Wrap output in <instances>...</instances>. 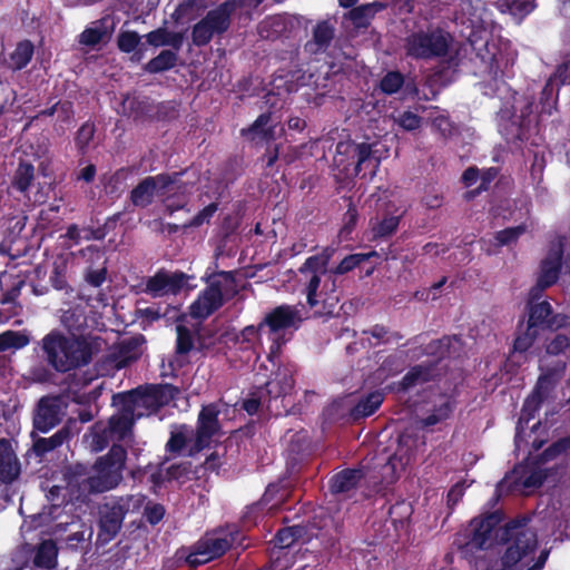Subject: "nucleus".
<instances>
[{"label": "nucleus", "instance_id": "obj_34", "mask_svg": "<svg viewBox=\"0 0 570 570\" xmlns=\"http://www.w3.org/2000/svg\"><path fill=\"white\" fill-rule=\"evenodd\" d=\"M335 249L333 247H325L321 253L309 256L305 259V262L299 267L301 275L307 274H320L325 275L327 272L328 263L334 254Z\"/></svg>", "mask_w": 570, "mask_h": 570}, {"label": "nucleus", "instance_id": "obj_44", "mask_svg": "<svg viewBox=\"0 0 570 570\" xmlns=\"http://www.w3.org/2000/svg\"><path fill=\"white\" fill-rule=\"evenodd\" d=\"M96 132V126L92 121L83 122L77 130L75 136V145L78 153L85 156L89 150V145L92 141Z\"/></svg>", "mask_w": 570, "mask_h": 570}, {"label": "nucleus", "instance_id": "obj_37", "mask_svg": "<svg viewBox=\"0 0 570 570\" xmlns=\"http://www.w3.org/2000/svg\"><path fill=\"white\" fill-rule=\"evenodd\" d=\"M178 56L173 50H163L158 56L150 59L144 67L145 71L149 73H159L170 70L176 66Z\"/></svg>", "mask_w": 570, "mask_h": 570}, {"label": "nucleus", "instance_id": "obj_16", "mask_svg": "<svg viewBox=\"0 0 570 570\" xmlns=\"http://www.w3.org/2000/svg\"><path fill=\"white\" fill-rule=\"evenodd\" d=\"M187 276L183 272L169 273L161 268L146 281L144 293L151 297H161L165 295H177L184 288Z\"/></svg>", "mask_w": 570, "mask_h": 570}, {"label": "nucleus", "instance_id": "obj_38", "mask_svg": "<svg viewBox=\"0 0 570 570\" xmlns=\"http://www.w3.org/2000/svg\"><path fill=\"white\" fill-rule=\"evenodd\" d=\"M204 281L207 283L205 287L209 292L216 294L217 296L223 295V285L229 284L233 285L235 283V275L233 272L219 271L209 273V268H207Z\"/></svg>", "mask_w": 570, "mask_h": 570}, {"label": "nucleus", "instance_id": "obj_32", "mask_svg": "<svg viewBox=\"0 0 570 570\" xmlns=\"http://www.w3.org/2000/svg\"><path fill=\"white\" fill-rule=\"evenodd\" d=\"M36 178V168L30 161L20 159L12 175L10 187L26 195L32 186Z\"/></svg>", "mask_w": 570, "mask_h": 570}, {"label": "nucleus", "instance_id": "obj_25", "mask_svg": "<svg viewBox=\"0 0 570 570\" xmlns=\"http://www.w3.org/2000/svg\"><path fill=\"white\" fill-rule=\"evenodd\" d=\"M225 303L224 296L216 294L204 288L197 298L189 306V315L198 321H205L216 311H218Z\"/></svg>", "mask_w": 570, "mask_h": 570}, {"label": "nucleus", "instance_id": "obj_7", "mask_svg": "<svg viewBox=\"0 0 570 570\" xmlns=\"http://www.w3.org/2000/svg\"><path fill=\"white\" fill-rule=\"evenodd\" d=\"M142 494L114 497L99 508L98 541L108 543L116 538L122 527L126 514L138 511L145 501Z\"/></svg>", "mask_w": 570, "mask_h": 570}, {"label": "nucleus", "instance_id": "obj_43", "mask_svg": "<svg viewBox=\"0 0 570 570\" xmlns=\"http://www.w3.org/2000/svg\"><path fill=\"white\" fill-rule=\"evenodd\" d=\"M132 175V169L129 167H121L116 170L106 184V190L110 195H120L125 191L128 184V178Z\"/></svg>", "mask_w": 570, "mask_h": 570}, {"label": "nucleus", "instance_id": "obj_24", "mask_svg": "<svg viewBox=\"0 0 570 570\" xmlns=\"http://www.w3.org/2000/svg\"><path fill=\"white\" fill-rule=\"evenodd\" d=\"M434 371L435 364L433 362L416 364L407 371L401 381L394 383L393 389L399 393H405L416 385L432 381Z\"/></svg>", "mask_w": 570, "mask_h": 570}, {"label": "nucleus", "instance_id": "obj_31", "mask_svg": "<svg viewBox=\"0 0 570 570\" xmlns=\"http://www.w3.org/2000/svg\"><path fill=\"white\" fill-rule=\"evenodd\" d=\"M384 401V395L380 391L370 392L361 396L357 403L350 410V416L353 421H360L374 414Z\"/></svg>", "mask_w": 570, "mask_h": 570}, {"label": "nucleus", "instance_id": "obj_53", "mask_svg": "<svg viewBox=\"0 0 570 570\" xmlns=\"http://www.w3.org/2000/svg\"><path fill=\"white\" fill-rule=\"evenodd\" d=\"M153 121H171L179 115L174 101L155 102Z\"/></svg>", "mask_w": 570, "mask_h": 570}, {"label": "nucleus", "instance_id": "obj_36", "mask_svg": "<svg viewBox=\"0 0 570 570\" xmlns=\"http://www.w3.org/2000/svg\"><path fill=\"white\" fill-rule=\"evenodd\" d=\"M203 19L214 35H222L226 32L230 26V14L226 9V4H223L217 9L209 10Z\"/></svg>", "mask_w": 570, "mask_h": 570}, {"label": "nucleus", "instance_id": "obj_13", "mask_svg": "<svg viewBox=\"0 0 570 570\" xmlns=\"http://www.w3.org/2000/svg\"><path fill=\"white\" fill-rule=\"evenodd\" d=\"M65 489L71 502H86L91 494H98L89 473L82 463L67 465L63 470Z\"/></svg>", "mask_w": 570, "mask_h": 570}, {"label": "nucleus", "instance_id": "obj_1", "mask_svg": "<svg viewBox=\"0 0 570 570\" xmlns=\"http://www.w3.org/2000/svg\"><path fill=\"white\" fill-rule=\"evenodd\" d=\"M531 517L519 514L503 524L500 547H504L501 557L520 570H542L549 557L548 550H539L535 528L530 525Z\"/></svg>", "mask_w": 570, "mask_h": 570}, {"label": "nucleus", "instance_id": "obj_55", "mask_svg": "<svg viewBox=\"0 0 570 570\" xmlns=\"http://www.w3.org/2000/svg\"><path fill=\"white\" fill-rule=\"evenodd\" d=\"M176 332V354L186 355L194 348V338L191 332L184 325H177Z\"/></svg>", "mask_w": 570, "mask_h": 570}, {"label": "nucleus", "instance_id": "obj_4", "mask_svg": "<svg viewBox=\"0 0 570 570\" xmlns=\"http://www.w3.org/2000/svg\"><path fill=\"white\" fill-rule=\"evenodd\" d=\"M504 519L505 513L500 509L472 518L465 529L464 541L459 544L462 556L473 558L480 552L500 547Z\"/></svg>", "mask_w": 570, "mask_h": 570}, {"label": "nucleus", "instance_id": "obj_33", "mask_svg": "<svg viewBox=\"0 0 570 570\" xmlns=\"http://www.w3.org/2000/svg\"><path fill=\"white\" fill-rule=\"evenodd\" d=\"M385 8V3L374 1L357 7H352L347 17L355 28H367L374 16Z\"/></svg>", "mask_w": 570, "mask_h": 570}, {"label": "nucleus", "instance_id": "obj_35", "mask_svg": "<svg viewBox=\"0 0 570 570\" xmlns=\"http://www.w3.org/2000/svg\"><path fill=\"white\" fill-rule=\"evenodd\" d=\"M35 52L33 43L30 40H22L17 43L14 50L10 55L9 68L13 71L21 70L31 61Z\"/></svg>", "mask_w": 570, "mask_h": 570}, {"label": "nucleus", "instance_id": "obj_6", "mask_svg": "<svg viewBox=\"0 0 570 570\" xmlns=\"http://www.w3.org/2000/svg\"><path fill=\"white\" fill-rule=\"evenodd\" d=\"M453 37L440 27L417 30L405 39V53L414 60L431 61L448 56Z\"/></svg>", "mask_w": 570, "mask_h": 570}, {"label": "nucleus", "instance_id": "obj_54", "mask_svg": "<svg viewBox=\"0 0 570 570\" xmlns=\"http://www.w3.org/2000/svg\"><path fill=\"white\" fill-rule=\"evenodd\" d=\"M365 335H371L376 338L380 343H392L399 342L403 338V335L400 332H391L386 326L381 324H375L368 330L363 331Z\"/></svg>", "mask_w": 570, "mask_h": 570}, {"label": "nucleus", "instance_id": "obj_11", "mask_svg": "<svg viewBox=\"0 0 570 570\" xmlns=\"http://www.w3.org/2000/svg\"><path fill=\"white\" fill-rule=\"evenodd\" d=\"M335 161L344 169L354 165L355 175L362 177L373 176L379 166V159L373 155L371 144H357L351 139L337 142Z\"/></svg>", "mask_w": 570, "mask_h": 570}, {"label": "nucleus", "instance_id": "obj_5", "mask_svg": "<svg viewBox=\"0 0 570 570\" xmlns=\"http://www.w3.org/2000/svg\"><path fill=\"white\" fill-rule=\"evenodd\" d=\"M244 534L236 524L206 532L196 541L186 557V562L197 568L223 557L232 548L242 546Z\"/></svg>", "mask_w": 570, "mask_h": 570}, {"label": "nucleus", "instance_id": "obj_60", "mask_svg": "<svg viewBox=\"0 0 570 570\" xmlns=\"http://www.w3.org/2000/svg\"><path fill=\"white\" fill-rule=\"evenodd\" d=\"M304 276L306 277L305 292L307 304L309 305V307H315L318 304L317 291L320 288L321 278L323 275L307 274Z\"/></svg>", "mask_w": 570, "mask_h": 570}, {"label": "nucleus", "instance_id": "obj_9", "mask_svg": "<svg viewBox=\"0 0 570 570\" xmlns=\"http://www.w3.org/2000/svg\"><path fill=\"white\" fill-rule=\"evenodd\" d=\"M184 174L185 170H180L145 177L130 191L131 204L135 207L146 208L153 204L155 195L166 196L174 187L185 191L187 185L181 183Z\"/></svg>", "mask_w": 570, "mask_h": 570}, {"label": "nucleus", "instance_id": "obj_57", "mask_svg": "<svg viewBox=\"0 0 570 570\" xmlns=\"http://www.w3.org/2000/svg\"><path fill=\"white\" fill-rule=\"evenodd\" d=\"M557 100L558 92L554 91L552 78H549V80L544 83L540 95L541 112H547L550 115L551 108L557 104Z\"/></svg>", "mask_w": 570, "mask_h": 570}, {"label": "nucleus", "instance_id": "obj_3", "mask_svg": "<svg viewBox=\"0 0 570 570\" xmlns=\"http://www.w3.org/2000/svg\"><path fill=\"white\" fill-rule=\"evenodd\" d=\"M527 323L519 322L517 335L513 341V351L524 353L529 351L538 337L544 332H557L570 326V316L564 313H554L552 305L543 299L540 304L525 307Z\"/></svg>", "mask_w": 570, "mask_h": 570}, {"label": "nucleus", "instance_id": "obj_47", "mask_svg": "<svg viewBox=\"0 0 570 570\" xmlns=\"http://www.w3.org/2000/svg\"><path fill=\"white\" fill-rule=\"evenodd\" d=\"M264 328H259V324L257 326L248 325L245 326L237 335L236 343L239 345L242 350H250L255 346L257 342L261 340V333Z\"/></svg>", "mask_w": 570, "mask_h": 570}, {"label": "nucleus", "instance_id": "obj_2", "mask_svg": "<svg viewBox=\"0 0 570 570\" xmlns=\"http://www.w3.org/2000/svg\"><path fill=\"white\" fill-rule=\"evenodd\" d=\"M45 360L58 373H67L87 366L92 360V345L83 336H67L58 330L41 340Z\"/></svg>", "mask_w": 570, "mask_h": 570}, {"label": "nucleus", "instance_id": "obj_56", "mask_svg": "<svg viewBox=\"0 0 570 570\" xmlns=\"http://www.w3.org/2000/svg\"><path fill=\"white\" fill-rule=\"evenodd\" d=\"M214 32L210 30L204 19L199 20L191 30L193 43L197 47L208 45L213 39Z\"/></svg>", "mask_w": 570, "mask_h": 570}, {"label": "nucleus", "instance_id": "obj_62", "mask_svg": "<svg viewBox=\"0 0 570 570\" xmlns=\"http://www.w3.org/2000/svg\"><path fill=\"white\" fill-rule=\"evenodd\" d=\"M262 405L267 406V401L261 395L259 389L255 387V390L249 393V396L243 401L242 407L247 414L254 415L259 411Z\"/></svg>", "mask_w": 570, "mask_h": 570}, {"label": "nucleus", "instance_id": "obj_10", "mask_svg": "<svg viewBox=\"0 0 570 570\" xmlns=\"http://www.w3.org/2000/svg\"><path fill=\"white\" fill-rule=\"evenodd\" d=\"M126 460L127 451L121 444H112L105 455L96 460L91 478L97 493L110 491L120 484Z\"/></svg>", "mask_w": 570, "mask_h": 570}, {"label": "nucleus", "instance_id": "obj_39", "mask_svg": "<svg viewBox=\"0 0 570 570\" xmlns=\"http://www.w3.org/2000/svg\"><path fill=\"white\" fill-rule=\"evenodd\" d=\"M377 253L375 250H371L368 253H355L345 256L340 264L334 268V274L344 275L356 267H361L362 264L368 262L370 258L376 257Z\"/></svg>", "mask_w": 570, "mask_h": 570}, {"label": "nucleus", "instance_id": "obj_45", "mask_svg": "<svg viewBox=\"0 0 570 570\" xmlns=\"http://www.w3.org/2000/svg\"><path fill=\"white\" fill-rule=\"evenodd\" d=\"M401 215H385L372 227L374 238H387L399 228Z\"/></svg>", "mask_w": 570, "mask_h": 570}, {"label": "nucleus", "instance_id": "obj_58", "mask_svg": "<svg viewBox=\"0 0 570 570\" xmlns=\"http://www.w3.org/2000/svg\"><path fill=\"white\" fill-rule=\"evenodd\" d=\"M140 43V36L136 31H121L117 38V46L121 52L130 53Z\"/></svg>", "mask_w": 570, "mask_h": 570}, {"label": "nucleus", "instance_id": "obj_48", "mask_svg": "<svg viewBox=\"0 0 570 570\" xmlns=\"http://www.w3.org/2000/svg\"><path fill=\"white\" fill-rule=\"evenodd\" d=\"M28 343L29 338L27 335L16 331H6L0 334V353L10 348H22Z\"/></svg>", "mask_w": 570, "mask_h": 570}, {"label": "nucleus", "instance_id": "obj_18", "mask_svg": "<svg viewBox=\"0 0 570 570\" xmlns=\"http://www.w3.org/2000/svg\"><path fill=\"white\" fill-rule=\"evenodd\" d=\"M24 285L26 281L21 276L13 275L8 272L0 273V291L2 292L0 296V304L8 306L6 309V321L20 313L22 306L18 302V298L21 295V289Z\"/></svg>", "mask_w": 570, "mask_h": 570}, {"label": "nucleus", "instance_id": "obj_42", "mask_svg": "<svg viewBox=\"0 0 570 570\" xmlns=\"http://www.w3.org/2000/svg\"><path fill=\"white\" fill-rule=\"evenodd\" d=\"M139 344L136 338L125 340L120 343L117 354L118 367L127 366L139 358Z\"/></svg>", "mask_w": 570, "mask_h": 570}, {"label": "nucleus", "instance_id": "obj_40", "mask_svg": "<svg viewBox=\"0 0 570 570\" xmlns=\"http://www.w3.org/2000/svg\"><path fill=\"white\" fill-rule=\"evenodd\" d=\"M146 38L147 42L154 47L173 46L178 49L181 45V36L179 33L167 31L164 28L150 31Z\"/></svg>", "mask_w": 570, "mask_h": 570}, {"label": "nucleus", "instance_id": "obj_29", "mask_svg": "<svg viewBox=\"0 0 570 570\" xmlns=\"http://www.w3.org/2000/svg\"><path fill=\"white\" fill-rule=\"evenodd\" d=\"M363 478L362 469H344L330 479V491L333 494L347 493L355 489Z\"/></svg>", "mask_w": 570, "mask_h": 570}, {"label": "nucleus", "instance_id": "obj_30", "mask_svg": "<svg viewBox=\"0 0 570 570\" xmlns=\"http://www.w3.org/2000/svg\"><path fill=\"white\" fill-rule=\"evenodd\" d=\"M33 566L45 570H53L58 564V547L52 539L42 540L35 548Z\"/></svg>", "mask_w": 570, "mask_h": 570}, {"label": "nucleus", "instance_id": "obj_27", "mask_svg": "<svg viewBox=\"0 0 570 570\" xmlns=\"http://www.w3.org/2000/svg\"><path fill=\"white\" fill-rule=\"evenodd\" d=\"M334 36L335 28L333 24L327 20L320 21L314 27L312 39L305 43L304 49L311 55L325 52L330 48Z\"/></svg>", "mask_w": 570, "mask_h": 570}, {"label": "nucleus", "instance_id": "obj_28", "mask_svg": "<svg viewBox=\"0 0 570 570\" xmlns=\"http://www.w3.org/2000/svg\"><path fill=\"white\" fill-rule=\"evenodd\" d=\"M114 400L118 401L120 411L118 414H115L109 419V429L114 433L126 435L131 431L135 424L136 409L129 403L127 399L117 397V395H115Z\"/></svg>", "mask_w": 570, "mask_h": 570}, {"label": "nucleus", "instance_id": "obj_49", "mask_svg": "<svg viewBox=\"0 0 570 570\" xmlns=\"http://www.w3.org/2000/svg\"><path fill=\"white\" fill-rule=\"evenodd\" d=\"M525 232L527 226L524 224L501 229L494 234L495 246L501 247L517 243Z\"/></svg>", "mask_w": 570, "mask_h": 570}, {"label": "nucleus", "instance_id": "obj_14", "mask_svg": "<svg viewBox=\"0 0 570 570\" xmlns=\"http://www.w3.org/2000/svg\"><path fill=\"white\" fill-rule=\"evenodd\" d=\"M62 417L61 397L58 395H45L39 399L32 413L33 430L48 433L60 424Z\"/></svg>", "mask_w": 570, "mask_h": 570}, {"label": "nucleus", "instance_id": "obj_17", "mask_svg": "<svg viewBox=\"0 0 570 570\" xmlns=\"http://www.w3.org/2000/svg\"><path fill=\"white\" fill-rule=\"evenodd\" d=\"M302 322L296 306L283 304L271 312L259 322V328H268L271 335L279 336L281 332L289 328H298Z\"/></svg>", "mask_w": 570, "mask_h": 570}, {"label": "nucleus", "instance_id": "obj_46", "mask_svg": "<svg viewBox=\"0 0 570 570\" xmlns=\"http://www.w3.org/2000/svg\"><path fill=\"white\" fill-rule=\"evenodd\" d=\"M405 85V77L399 70L387 71L380 80L379 88L385 95H394Z\"/></svg>", "mask_w": 570, "mask_h": 570}, {"label": "nucleus", "instance_id": "obj_21", "mask_svg": "<svg viewBox=\"0 0 570 570\" xmlns=\"http://www.w3.org/2000/svg\"><path fill=\"white\" fill-rule=\"evenodd\" d=\"M21 473V465L8 439H0V485L11 484Z\"/></svg>", "mask_w": 570, "mask_h": 570}, {"label": "nucleus", "instance_id": "obj_50", "mask_svg": "<svg viewBox=\"0 0 570 570\" xmlns=\"http://www.w3.org/2000/svg\"><path fill=\"white\" fill-rule=\"evenodd\" d=\"M242 135L256 144L269 142L275 138L274 128H265L257 122H253L247 129L242 130Z\"/></svg>", "mask_w": 570, "mask_h": 570}, {"label": "nucleus", "instance_id": "obj_63", "mask_svg": "<svg viewBox=\"0 0 570 570\" xmlns=\"http://www.w3.org/2000/svg\"><path fill=\"white\" fill-rule=\"evenodd\" d=\"M165 507L160 503L148 502L144 509V517L150 525L158 524L165 517Z\"/></svg>", "mask_w": 570, "mask_h": 570}, {"label": "nucleus", "instance_id": "obj_59", "mask_svg": "<svg viewBox=\"0 0 570 570\" xmlns=\"http://www.w3.org/2000/svg\"><path fill=\"white\" fill-rule=\"evenodd\" d=\"M49 282L56 291L63 292L67 295L73 292L72 286L68 283L66 274L60 266L53 267L49 276Z\"/></svg>", "mask_w": 570, "mask_h": 570}, {"label": "nucleus", "instance_id": "obj_52", "mask_svg": "<svg viewBox=\"0 0 570 570\" xmlns=\"http://www.w3.org/2000/svg\"><path fill=\"white\" fill-rule=\"evenodd\" d=\"M218 210L217 203H210L202 210H199L191 219L183 224L184 229L196 228L204 224H209L216 212Z\"/></svg>", "mask_w": 570, "mask_h": 570}, {"label": "nucleus", "instance_id": "obj_51", "mask_svg": "<svg viewBox=\"0 0 570 570\" xmlns=\"http://www.w3.org/2000/svg\"><path fill=\"white\" fill-rule=\"evenodd\" d=\"M402 368L403 367L400 357L392 354L383 360L381 365L375 371V376L379 380H385L399 374Z\"/></svg>", "mask_w": 570, "mask_h": 570}, {"label": "nucleus", "instance_id": "obj_12", "mask_svg": "<svg viewBox=\"0 0 570 570\" xmlns=\"http://www.w3.org/2000/svg\"><path fill=\"white\" fill-rule=\"evenodd\" d=\"M219 414L220 409L216 403L202 406L194 430L195 439L187 453L189 456H195L210 445L212 439L220 431Z\"/></svg>", "mask_w": 570, "mask_h": 570}, {"label": "nucleus", "instance_id": "obj_8", "mask_svg": "<svg viewBox=\"0 0 570 570\" xmlns=\"http://www.w3.org/2000/svg\"><path fill=\"white\" fill-rule=\"evenodd\" d=\"M180 395V389L170 383L144 384L136 389L117 394L127 399L135 409H144L148 414L157 413Z\"/></svg>", "mask_w": 570, "mask_h": 570}, {"label": "nucleus", "instance_id": "obj_64", "mask_svg": "<svg viewBox=\"0 0 570 570\" xmlns=\"http://www.w3.org/2000/svg\"><path fill=\"white\" fill-rule=\"evenodd\" d=\"M570 450V436L560 438L552 442L543 452L546 459H554Z\"/></svg>", "mask_w": 570, "mask_h": 570}, {"label": "nucleus", "instance_id": "obj_22", "mask_svg": "<svg viewBox=\"0 0 570 570\" xmlns=\"http://www.w3.org/2000/svg\"><path fill=\"white\" fill-rule=\"evenodd\" d=\"M550 390L551 386L549 376L541 375L538 380L535 387L523 402L519 424L522 421L529 423L530 420L534 419V416L541 409L542 403L548 397Z\"/></svg>", "mask_w": 570, "mask_h": 570}, {"label": "nucleus", "instance_id": "obj_23", "mask_svg": "<svg viewBox=\"0 0 570 570\" xmlns=\"http://www.w3.org/2000/svg\"><path fill=\"white\" fill-rule=\"evenodd\" d=\"M71 420L49 438H33L32 451L37 458L42 459L48 453L59 449L62 444L68 443L75 435L71 429Z\"/></svg>", "mask_w": 570, "mask_h": 570}, {"label": "nucleus", "instance_id": "obj_15", "mask_svg": "<svg viewBox=\"0 0 570 570\" xmlns=\"http://www.w3.org/2000/svg\"><path fill=\"white\" fill-rule=\"evenodd\" d=\"M295 366L286 364V366H278L274 373V377L265 382L264 385L257 386L261 395L267 401V410L273 412L272 403L278 399H285L292 393L295 385L293 374Z\"/></svg>", "mask_w": 570, "mask_h": 570}, {"label": "nucleus", "instance_id": "obj_19", "mask_svg": "<svg viewBox=\"0 0 570 570\" xmlns=\"http://www.w3.org/2000/svg\"><path fill=\"white\" fill-rule=\"evenodd\" d=\"M563 244L559 243L551 246L546 257L540 262L537 279L540 281L541 287H551L558 282L563 265Z\"/></svg>", "mask_w": 570, "mask_h": 570}, {"label": "nucleus", "instance_id": "obj_20", "mask_svg": "<svg viewBox=\"0 0 570 570\" xmlns=\"http://www.w3.org/2000/svg\"><path fill=\"white\" fill-rule=\"evenodd\" d=\"M195 431L188 424H174L169 432V439L165 444V451L170 458L179 455L189 456L188 449L194 442Z\"/></svg>", "mask_w": 570, "mask_h": 570}, {"label": "nucleus", "instance_id": "obj_26", "mask_svg": "<svg viewBox=\"0 0 570 570\" xmlns=\"http://www.w3.org/2000/svg\"><path fill=\"white\" fill-rule=\"evenodd\" d=\"M155 101L148 96H129L122 100L124 114L135 121H153Z\"/></svg>", "mask_w": 570, "mask_h": 570}, {"label": "nucleus", "instance_id": "obj_61", "mask_svg": "<svg viewBox=\"0 0 570 570\" xmlns=\"http://www.w3.org/2000/svg\"><path fill=\"white\" fill-rule=\"evenodd\" d=\"M452 341H459L456 336L450 337V336H443L442 338L432 341L426 350L430 354H436L440 358H443L445 356L450 355V346L452 344Z\"/></svg>", "mask_w": 570, "mask_h": 570}, {"label": "nucleus", "instance_id": "obj_41", "mask_svg": "<svg viewBox=\"0 0 570 570\" xmlns=\"http://www.w3.org/2000/svg\"><path fill=\"white\" fill-rule=\"evenodd\" d=\"M412 514V507L409 502L401 500L390 505L387 517L395 530L403 528Z\"/></svg>", "mask_w": 570, "mask_h": 570}]
</instances>
